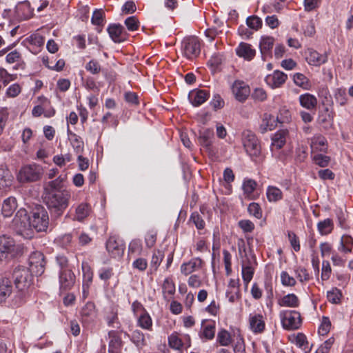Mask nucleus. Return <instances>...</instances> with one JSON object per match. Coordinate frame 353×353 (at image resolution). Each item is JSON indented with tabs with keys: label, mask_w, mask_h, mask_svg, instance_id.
<instances>
[{
	"label": "nucleus",
	"mask_w": 353,
	"mask_h": 353,
	"mask_svg": "<svg viewBox=\"0 0 353 353\" xmlns=\"http://www.w3.org/2000/svg\"><path fill=\"white\" fill-rule=\"evenodd\" d=\"M246 24L250 28L258 30L262 26V20L256 15L250 16L247 18Z\"/></svg>",
	"instance_id": "052dcab7"
},
{
	"label": "nucleus",
	"mask_w": 353,
	"mask_h": 353,
	"mask_svg": "<svg viewBox=\"0 0 353 353\" xmlns=\"http://www.w3.org/2000/svg\"><path fill=\"white\" fill-rule=\"evenodd\" d=\"M302 28L306 37H313L316 32L314 23L312 20L304 21Z\"/></svg>",
	"instance_id": "338daca9"
},
{
	"label": "nucleus",
	"mask_w": 353,
	"mask_h": 353,
	"mask_svg": "<svg viewBox=\"0 0 353 353\" xmlns=\"http://www.w3.org/2000/svg\"><path fill=\"white\" fill-rule=\"evenodd\" d=\"M250 329L254 333H262L265 327L263 315L260 314H250L249 317Z\"/></svg>",
	"instance_id": "c756f323"
},
{
	"label": "nucleus",
	"mask_w": 353,
	"mask_h": 353,
	"mask_svg": "<svg viewBox=\"0 0 353 353\" xmlns=\"http://www.w3.org/2000/svg\"><path fill=\"white\" fill-rule=\"evenodd\" d=\"M257 186L256 182L250 179H246L243 181L242 188L245 197L249 199H255L256 197L254 192Z\"/></svg>",
	"instance_id": "e433bc0d"
},
{
	"label": "nucleus",
	"mask_w": 353,
	"mask_h": 353,
	"mask_svg": "<svg viewBox=\"0 0 353 353\" xmlns=\"http://www.w3.org/2000/svg\"><path fill=\"white\" fill-rule=\"evenodd\" d=\"M288 134V130L281 129L278 130L272 138L271 148L273 150H279L285 145L286 137Z\"/></svg>",
	"instance_id": "2f4dec72"
},
{
	"label": "nucleus",
	"mask_w": 353,
	"mask_h": 353,
	"mask_svg": "<svg viewBox=\"0 0 353 353\" xmlns=\"http://www.w3.org/2000/svg\"><path fill=\"white\" fill-rule=\"evenodd\" d=\"M97 316L95 305L93 302H88L81 310V321L83 323L92 322Z\"/></svg>",
	"instance_id": "bb28decb"
},
{
	"label": "nucleus",
	"mask_w": 353,
	"mask_h": 353,
	"mask_svg": "<svg viewBox=\"0 0 353 353\" xmlns=\"http://www.w3.org/2000/svg\"><path fill=\"white\" fill-rule=\"evenodd\" d=\"M43 175V168L37 163L28 164L19 170L17 179L19 183H31L39 181Z\"/></svg>",
	"instance_id": "39448f33"
},
{
	"label": "nucleus",
	"mask_w": 353,
	"mask_h": 353,
	"mask_svg": "<svg viewBox=\"0 0 353 353\" xmlns=\"http://www.w3.org/2000/svg\"><path fill=\"white\" fill-rule=\"evenodd\" d=\"M283 122L284 121H281L279 117L275 118L270 114L265 113L263 115V119L260 124V131L261 133H265L267 131H271L276 127L277 123Z\"/></svg>",
	"instance_id": "5701e85b"
},
{
	"label": "nucleus",
	"mask_w": 353,
	"mask_h": 353,
	"mask_svg": "<svg viewBox=\"0 0 353 353\" xmlns=\"http://www.w3.org/2000/svg\"><path fill=\"white\" fill-rule=\"evenodd\" d=\"M294 271L297 279L301 283L307 282L310 280V275L305 268L299 266Z\"/></svg>",
	"instance_id": "13d9d810"
},
{
	"label": "nucleus",
	"mask_w": 353,
	"mask_h": 353,
	"mask_svg": "<svg viewBox=\"0 0 353 353\" xmlns=\"http://www.w3.org/2000/svg\"><path fill=\"white\" fill-rule=\"evenodd\" d=\"M236 53L239 57H243L245 60L250 61L255 57L256 50L252 48L250 44L241 42L236 48Z\"/></svg>",
	"instance_id": "c85d7f7f"
},
{
	"label": "nucleus",
	"mask_w": 353,
	"mask_h": 353,
	"mask_svg": "<svg viewBox=\"0 0 353 353\" xmlns=\"http://www.w3.org/2000/svg\"><path fill=\"white\" fill-rule=\"evenodd\" d=\"M334 99L337 103L343 106L348 103L346 90L344 88H338L334 92Z\"/></svg>",
	"instance_id": "4d7b16f0"
},
{
	"label": "nucleus",
	"mask_w": 353,
	"mask_h": 353,
	"mask_svg": "<svg viewBox=\"0 0 353 353\" xmlns=\"http://www.w3.org/2000/svg\"><path fill=\"white\" fill-rule=\"evenodd\" d=\"M130 340L138 349H142L146 345L145 335L139 330H135L132 332Z\"/></svg>",
	"instance_id": "a18cd8bd"
},
{
	"label": "nucleus",
	"mask_w": 353,
	"mask_h": 353,
	"mask_svg": "<svg viewBox=\"0 0 353 353\" xmlns=\"http://www.w3.org/2000/svg\"><path fill=\"white\" fill-rule=\"evenodd\" d=\"M176 291L175 284L170 277H167L164 279L162 284V292L164 299L171 296L174 294Z\"/></svg>",
	"instance_id": "37998d69"
},
{
	"label": "nucleus",
	"mask_w": 353,
	"mask_h": 353,
	"mask_svg": "<svg viewBox=\"0 0 353 353\" xmlns=\"http://www.w3.org/2000/svg\"><path fill=\"white\" fill-rule=\"evenodd\" d=\"M30 225L37 232H45L49 225V215L42 205L36 206L31 212Z\"/></svg>",
	"instance_id": "20e7f679"
},
{
	"label": "nucleus",
	"mask_w": 353,
	"mask_h": 353,
	"mask_svg": "<svg viewBox=\"0 0 353 353\" xmlns=\"http://www.w3.org/2000/svg\"><path fill=\"white\" fill-rule=\"evenodd\" d=\"M105 12L102 9H96L92 14L91 22L94 26H103L104 24Z\"/></svg>",
	"instance_id": "5fc2aeb1"
},
{
	"label": "nucleus",
	"mask_w": 353,
	"mask_h": 353,
	"mask_svg": "<svg viewBox=\"0 0 353 353\" xmlns=\"http://www.w3.org/2000/svg\"><path fill=\"white\" fill-rule=\"evenodd\" d=\"M204 261L200 257H194L188 262L183 263L180 270L182 274L188 276L194 272L202 269Z\"/></svg>",
	"instance_id": "dca6fc26"
},
{
	"label": "nucleus",
	"mask_w": 353,
	"mask_h": 353,
	"mask_svg": "<svg viewBox=\"0 0 353 353\" xmlns=\"http://www.w3.org/2000/svg\"><path fill=\"white\" fill-rule=\"evenodd\" d=\"M293 80L294 83L306 90H308L311 88V83L309 79L302 73H296L293 76Z\"/></svg>",
	"instance_id": "49530a36"
},
{
	"label": "nucleus",
	"mask_w": 353,
	"mask_h": 353,
	"mask_svg": "<svg viewBox=\"0 0 353 353\" xmlns=\"http://www.w3.org/2000/svg\"><path fill=\"white\" fill-rule=\"evenodd\" d=\"M221 310L220 303L215 301L214 299L212 300L210 303L205 307V312L208 313L209 314L216 316L219 314Z\"/></svg>",
	"instance_id": "bf43d9fd"
},
{
	"label": "nucleus",
	"mask_w": 353,
	"mask_h": 353,
	"mask_svg": "<svg viewBox=\"0 0 353 353\" xmlns=\"http://www.w3.org/2000/svg\"><path fill=\"white\" fill-rule=\"evenodd\" d=\"M17 208V199L14 196H10L3 201L1 207V213L3 216L10 217L12 215Z\"/></svg>",
	"instance_id": "473e14b6"
},
{
	"label": "nucleus",
	"mask_w": 353,
	"mask_h": 353,
	"mask_svg": "<svg viewBox=\"0 0 353 353\" xmlns=\"http://www.w3.org/2000/svg\"><path fill=\"white\" fill-rule=\"evenodd\" d=\"M12 292V285L9 279H0V303L4 301Z\"/></svg>",
	"instance_id": "58836bf2"
},
{
	"label": "nucleus",
	"mask_w": 353,
	"mask_h": 353,
	"mask_svg": "<svg viewBox=\"0 0 353 353\" xmlns=\"http://www.w3.org/2000/svg\"><path fill=\"white\" fill-rule=\"evenodd\" d=\"M305 54L306 61L310 65L320 66L327 61V54H320L312 48H308Z\"/></svg>",
	"instance_id": "a211bd4d"
},
{
	"label": "nucleus",
	"mask_w": 353,
	"mask_h": 353,
	"mask_svg": "<svg viewBox=\"0 0 353 353\" xmlns=\"http://www.w3.org/2000/svg\"><path fill=\"white\" fill-rule=\"evenodd\" d=\"M75 283V275L70 269L61 270L59 273V285L61 292L70 290Z\"/></svg>",
	"instance_id": "2eb2a0df"
},
{
	"label": "nucleus",
	"mask_w": 353,
	"mask_h": 353,
	"mask_svg": "<svg viewBox=\"0 0 353 353\" xmlns=\"http://www.w3.org/2000/svg\"><path fill=\"white\" fill-rule=\"evenodd\" d=\"M283 327L287 330H298L302 324V319L299 312L285 310L279 313Z\"/></svg>",
	"instance_id": "423d86ee"
},
{
	"label": "nucleus",
	"mask_w": 353,
	"mask_h": 353,
	"mask_svg": "<svg viewBox=\"0 0 353 353\" xmlns=\"http://www.w3.org/2000/svg\"><path fill=\"white\" fill-rule=\"evenodd\" d=\"M353 249V238L347 234L343 235L341 237L337 250L343 256H347L348 254L352 252Z\"/></svg>",
	"instance_id": "7c9ffc66"
},
{
	"label": "nucleus",
	"mask_w": 353,
	"mask_h": 353,
	"mask_svg": "<svg viewBox=\"0 0 353 353\" xmlns=\"http://www.w3.org/2000/svg\"><path fill=\"white\" fill-rule=\"evenodd\" d=\"M274 39L272 37H263L261 38L259 47L263 55L269 54L273 48Z\"/></svg>",
	"instance_id": "c03bdc74"
},
{
	"label": "nucleus",
	"mask_w": 353,
	"mask_h": 353,
	"mask_svg": "<svg viewBox=\"0 0 353 353\" xmlns=\"http://www.w3.org/2000/svg\"><path fill=\"white\" fill-rule=\"evenodd\" d=\"M256 265L257 263L254 256H246V259L242 261L241 274L245 286H248L252 279Z\"/></svg>",
	"instance_id": "9b49d317"
},
{
	"label": "nucleus",
	"mask_w": 353,
	"mask_h": 353,
	"mask_svg": "<svg viewBox=\"0 0 353 353\" xmlns=\"http://www.w3.org/2000/svg\"><path fill=\"white\" fill-rule=\"evenodd\" d=\"M267 199L270 202H276L283 198L282 191L275 186H268L266 191Z\"/></svg>",
	"instance_id": "de8ad7c7"
},
{
	"label": "nucleus",
	"mask_w": 353,
	"mask_h": 353,
	"mask_svg": "<svg viewBox=\"0 0 353 353\" xmlns=\"http://www.w3.org/2000/svg\"><path fill=\"white\" fill-rule=\"evenodd\" d=\"M215 330V321L205 319L201 322V330L199 336L202 340L210 341L214 337Z\"/></svg>",
	"instance_id": "aec40b11"
},
{
	"label": "nucleus",
	"mask_w": 353,
	"mask_h": 353,
	"mask_svg": "<svg viewBox=\"0 0 353 353\" xmlns=\"http://www.w3.org/2000/svg\"><path fill=\"white\" fill-rule=\"evenodd\" d=\"M107 31L110 37L114 43H121L127 39V33L121 24H110Z\"/></svg>",
	"instance_id": "f3484780"
},
{
	"label": "nucleus",
	"mask_w": 353,
	"mask_h": 353,
	"mask_svg": "<svg viewBox=\"0 0 353 353\" xmlns=\"http://www.w3.org/2000/svg\"><path fill=\"white\" fill-rule=\"evenodd\" d=\"M210 97V93L204 90H194L189 93L188 99L195 107L199 106L205 102Z\"/></svg>",
	"instance_id": "393cba45"
},
{
	"label": "nucleus",
	"mask_w": 353,
	"mask_h": 353,
	"mask_svg": "<svg viewBox=\"0 0 353 353\" xmlns=\"http://www.w3.org/2000/svg\"><path fill=\"white\" fill-rule=\"evenodd\" d=\"M333 120L334 112L326 107L323 111L319 112L316 122L323 129L329 130L333 125Z\"/></svg>",
	"instance_id": "b1692460"
},
{
	"label": "nucleus",
	"mask_w": 353,
	"mask_h": 353,
	"mask_svg": "<svg viewBox=\"0 0 353 353\" xmlns=\"http://www.w3.org/2000/svg\"><path fill=\"white\" fill-rule=\"evenodd\" d=\"M334 341L335 339L334 337L329 338L319 346L315 353H329L332 346L334 343Z\"/></svg>",
	"instance_id": "774afa93"
},
{
	"label": "nucleus",
	"mask_w": 353,
	"mask_h": 353,
	"mask_svg": "<svg viewBox=\"0 0 353 353\" xmlns=\"http://www.w3.org/2000/svg\"><path fill=\"white\" fill-rule=\"evenodd\" d=\"M28 268L35 276H41L45 271L46 261L44 255L41 252H34L29 257Z\"/></svg>",
	"instance_id": "9d476101"
},
{
	"label": "nucleus",
	"mask_w": 353,
	"mask_h": 353,
	"mask_svg": "<svg viewBox=\"0 0 353 353\" xmlns=\"http://www.w3.org/2000/svg\"><path fill=\"white\" fill-rule=\"evenodd\" d=\"M43 200L52 219L61 216L68 208L71 199L69 190L44 188Z\"/></svg>",
	"instance_id": "f257e3e1"
},
{
	"label": "nucleus",
	"mask_w": 353,
	"mask_h": 353,
	"mask_svg": "<svg viewBox=\"0 0 353 353\" xmlns=\"http://www.w3.org/2000/svg\"><path fill=\"white\" fill-rule=\"evenodd\" d=\"M342 298V293L340 290L336 288H333L331 290L327 292V299L329 302L332 303H339Z\"/></svg>",
	"instance_id": "6e6d98bb"
},
{
	"label": "nucleus",
	"mask_w": 353,
	"mask_h": 353,
	"mask_svg": "<svg viewBox=\"0 0 353 353\" xmlns=\"http://www.w3.org/2000/svg\"><path fill=\"white\" fill-rule=\"evenodd\" d=\"M214 137V130L212 129H203L199 132V142L201 145L205 147L207 150H210L212 139Z\"/></svg>",
	"instance_id": "f704fd0d"
},
{
	"label": "nucleus",
	"mask_w": 353,
	"mask_h": 353,
	"mask_svg": "<svg viewBox=\"0 0 353 353\" xmlns=\"http://www.w3.org/2000/svg\"><path fill=\"white\" fill-rule=\"evenodd\" d=\"M6 61L8 63H23L21 54L17 50L8 53L6 57Z\"/></svg>",
	"instance_id": "680f3d73"
},
{
	"label": "nucleus",
	"mask_w": 353,
	"mask_h": 353,
	"mask_svg": "<svg viewBox=\"0 0 353 353\" xmlns=\"http://www.w3.org/2000/svg\"><path fill=\"white\" fill-rule=\"evenodd\" d=\"M124 23H125L127 29L129 31H132V32L137 30L139 27V21L138 19L137 18V17H135V16H132V17H128L125 20Z\"/></svg>",
	"instance_id": "69168bd1"
},
{
	"label": "nucleus",
	"mask_w": 353,
	"mask_h": 353,
	"mask_svg": "<svg viewBox=\"0 0 353 353\" xmlns=\"http://www.w3.org/2000/svg\"><path fill=\"white\" fill-rule=\"evenodd\" d=\"M28 48L33 54H37L44 44V37L39 33H33L25 40Z\"/></svg>",
	"instance_id": "6ab92c4d"
},
{
	"label": "nucleus",
	"mask_w": 353,
	"mask_h": 353,
	"mask_svg": "<svg viewBox=\"0 0 353 353\" xmlns=\"http://www.w3.org/2000/svg\"><path fill=\"white\" fill-rule=\"evenodd\" d=\"M12 176L9 170L4 168V166H0V189L11 185L12 182Z\"/></svg>",
	"instance_id": "a19ab883"
},
{
	"label": "nucleus",
	"mask_w": 353,
	"mask_h": 353,
	"mask_svg": "<svg viewBox=\"0 0 353 353\" xmlns=\"http://www.w3.org/2000/svg\"><path fill=\"white\" fill-rule=\"evenodd\" d=\"M232 341L230 333L225 330L221 329L219 331L216 336V342L221 346H228Z\"/></svg>",
	"instance_id": "8fccbe9b"
},
{
	"label": "nucleus",
	"mask_w": 353,
	"mask_h": 353,
	"mask_svg": "<svg viewBox=\"0 0 353 353\" xmlns=\"http://www.w3.org/2000/svg\"><path fill=\"white\" fill-rule=\"evenodd\" d=\"M310 148L312 153L325 152L327 148V143L325 137L320 134L314 135L310 139Z\"/></svg>",
	"instance_id": "cd10ccee"
},
{
	"label": "nucleus",
	"mask_w": 353,
	"mask_h": 353,
	"mask_svg": "<svg viewBox=\"0 0 353 353\" xmlns=\"http://www.w3.org/2000/svg\"><path fill=\"white\" fill-rule=\"evenodd\" d=\"M108 338L110 339L108 343L109 353H121L123 346L120 333L116 330H111L108 332Z\"/></svg>",
	"instance_id": "412c9836"
},
{
	"label": "nucleus",
	"mask_w": 353,
	"mask_h": 353,
	"mask_svg": "<svg viewBox=\"0 0 353 353\" xmlns=\"http://www.w3.org/2000/svg\"><path fill=\"white\" fill-rule=\"evenodd\" d=\"M299 102L302 108L307 110L312 111L316 110L318 104V99L314 95L309 92H306L299 97Z\"/></svg>",
	"instance_id": "a878e982"
},
{
	"label": "nucleus",
	"mask_w": 353,
	"mask_h": 353,
	"mask_svg": "<svg viewBox=\"0 0 353 353\" xmlns=\"http://www.w3.org/2000/svg\"><path fill=\"white\" fill-rule=\"evenodd\" d=\"M334 224L332 219L327 218L317 223V230L322 236H326L332 232Z\"/></svg>",
	"instance_id": "4c0bfd02"
},
{
	"label": "nucleus",
	"mask_w": 353,
	"mask_h": 353,
	"mask_svg": "<svg viewBox=\"0 0 353 353\" xmlns=\"http://www.w3.org/2000/svg\"><path fill=\"white\" fill-rule=\"evenodd\" d=\"M287 79L288 76L283 72L275 70L272 74L267 75L265 80L269 86L276 88L284 84Z\"/></svg>",
	"instance_id": "4be33fe9"
},
{
	"label": "nucleus",
	"mask_w": 353,
	"mask_h": 353,
	"mask_svg": "<svg viewBox=\"0 0 353 353\" xmlns=\"http://www.w3.org/2000/svg\"><path fill=\"white\" fill-rule=\"evenodd\" d=\"M137 325L145 330H152V320L148 312L142 314L137 317Z\"/></svg>",
	"instance_id": "79ce46f5"
},
{
	"label": "nucleus",
	"mask_w": 353,
	"mask_h": 353,
	"mask_svg": "<svg viewBox=\"0 0 353 353\" xmlns=\"http://www.w3.org/2000/svg\"><path fill=\"white\" fill-rule=\"evenodd\" d=\"M12 228L17 234L25 239H32L34 232L30 225V216L25 209H20L12 221Z\"/></svg>",
	"instance_id": "f03ea898"
},
{
	"label": "nucleus",
	"mask_w": 353,
	"mask_h": 353,
	"mask_svg": "<svg viewBox=\"0 0 353 353\" xmlns=\"http://www.w3.org/2000/svg\"><path fill=\"white\" fill-rule=\"evenodd\" d=\"M0 250L10 254L11 258H14L22 254L23 247L17 245L10 236L3 234L0 236Z\"/></svg>",
	"instance_id": "6e6552de"
},
{
	"label": "nucleus",
	"mask_w": 353,
	"mask_h": 353,
	"mask_svg": "<svg viewBox=\"0 0 353 353\" xmlns=\"http://www.w3.org/2000/svg\"><path fill=\"white\" fill-rule=\"evenodd\" d=\"M164 258V252L160 250H155L153 252L150 261V269L156 272Z\"/></svg>",
	"instance_id": "09e8293b"
},
{
	"label": "nucleus",
	"mask_w": 353,
	"mask_h": 353,
	"mask_svg": "<svg viewBox=\"0 0 353 353\" xmlns=\"http://www.w3.org/2000/svg\"><path fill=\"white\" fill-rule=\"evenodd\" d=\"M85 69L93 75L99 74L102 71V67L97 59H92L85 65Z\"/></svg>",
	"instance_id": "864d4df0"
},
{
	"label": "nucleus",
	"mask_w": 353,
	"mask_h": 353,
	"mask_svg": "<svg viewBox=\"0 0 353 353\" xmlns=\"http://www.w3.org/2000/svg\"><path fill=\"white\" fill-rule=\"evenodd\" d=\"M68 139L77 154H80L83 151L84 144L82 139L74 132H72L69 128H68Z\"/></svg>",
	"instance_id": "c9c22d12"
},
{
	"label": "nucleus",
	"mask_w": 353,
	"mask_h": 353,
	"mask_svg": "<svg viewBox=\"0 0 353 353\" xmlns=\"http://www.w3.org/2000/svg\"><path fill=\"white\" fill-rule=\"evenodd\" d=\"M56 111L53 107L46 108L43 105H35L32 110V115L34 117H39L43 114L46 118H51L54 116Z\"/></svg>",
	"instance_id": "ea45409f"
},
{
	"label": "nucleus",
	"mask_w": 353,
	"mask_h": 353,
	"mask_svg": "<svg viewBox=\"0 0 353 353\" xmlns=\"http://www.w3.org/2000/svg\"><path fill=\"white\" fill-rule=\"evenodd\" d=\"M278 304L281 307H298L300 305L299 297L294 293L288 294L279 299Z\"/></svg>",
	"instance_id": "72a5a7b5"
},
{
	"label": "nucleus",
	"mask_w": 353,
	"mask_h": 353,
	"mask_svg": "<svg viewBox=\"0 0 353 353\" xmlns=\"http://www.w3.org/2000/svg\"><path fill=\"white\" fill-rule=\"evenodd\" d=\"M231 90L236 100L241 103L245 101L250 94V86L241 80H236L232 85Z\"/></svg>",
	"instance_id": "ddd939ff"
},
{
	"label": "nucleus",
	"mask_w": 353,
	"mask_h": 353,
	"mask_svg": "<svg viewBox=\"0 0 353 353\" xmlns=\"http://www.w3.org/2000/svg\"><path fill=\"white\" fill-rule=\"evenodd\" d=\"M295 344L303 350L305 353H310L312 347H309V343L306 336L303 333H298L294 340Z\"/></svg>",
	"instance_id": "603ef678"
},
{
	"label": "nucleus",
	"mask_w": 353,
	"mask_h": 353,
	"mask_svg": "<svg viewBox=\"0 0 353 353\" xmlns=\"http://www.w3.org/2000/svg\"><path fill=\"white\" fill-rule=\"evenodd\" d=\"M28 268L23 265L16 267L12 272L15 287L19 291L28 290L32 283L33 276Z\"/></svg>",
	"instance_id": "7ed1b4c3"
},
{
	"label": "nucleus",
	"mask_w": 353,
	"mask_h": 353,
	"mask_svg": "<svg viewBox=\"0 0 353 353\" xmlns=\"http://www.w3.org/2000/svg\"><path fill=\"white\" fill-rule=\"evenodd\" d=\"M81 269L83 272V298L87 299L89 295V290L93 280V271L88 262H82Z\"/></svg>",
	"instance_id": "4468645a"
},
{
	"label": "nucleus",
	"mask_w": 353,
	"mask_h": 353,
	"mask_svg": "<svg viewBox=\"0 0 353 353\" xmlns=\"http://www.w3.org/2000/svg\"><path fill=\"white\" fill-rule=\"evenodd\" d=\"M181 45L183 54L188 59H192L200 54V42L197 37L185 38Z\"/></svg>",
	"instance_id": "1a4fd4ad"
},
{
	"label": "nucleus",
	"mask_w": 353,
	"mask_h": 353,
	"mask_svg": "<svg viewBox=\"0 0 353 353\" xmlns=\"http://www.w3.org/2000/svg\"><path fill=\"white\" fill-rule=\"evenodd\" d=\"M332 324L330 319L323 316L321 323L319 327V333L322 336L326 335L330 330Z\"/></svg>",
	"instance_id": "0e129e2a"
},
{
	"label": "nucleus",
	"mask_w": 353,
	"mask_h": 353,
	"mask_svg": "<svg viewBox=\"0 0 353 353\" xmlns=\"http://www.w3.org/2000/svg\"><path fill=\"white\" fill-rule=\"evenodd\" d=\"M168 345L172 349L180 350L183 347V343L177 334H172L168 337Z\"/></svg>",
	"instance_id": "e2e57ef3"
},
{
	"label": "nucleus",
	"mask_w": 353,
	"mask_h": 353,
	"mask_svg": "<svg viewBox=\"0 0 353 353\" xmlns=\"http://www.w3.org/2000/svg\"><path fill=\"white\" fill-rule=\"evenodd\" d=\"M106 250L112 257L117 258L123 256L125 244L117 236H110L106 241Z\"/></svg>",
	"instance_id": "f8f14e48"
},
{
	"label": "nucleus",
	"mask_w": 353,
	"mask_h": 353,
	"mask_svg": "<svg viewBox=\"0 0 353 353\" xmlns=\"http://www.w3.org/2000/svg\"><path fill=\"white\" fill-rule=\"evenodd\" d=\"M90 207L88 204L82 203L79 204L76 208L75 219L81 221L86 218L90 213Z\"/></svg>",
	"instance_id": "3c124183"
},
{
	"label": "nucleus",
	"mask_w": 353,
	"mask_h": 353,
	"mask_svg": "<svg viewBox=\"0 0 353 353\" xmlns=\"http://www.w3.org/2000/svg\"><path fill=\"white\" fill-rule=\"evenodd\" d=\"M243 145L246 152L252 158L261 154V145L256 135L250 130L244 131L242 138Z\"/></svg>",
	"instance_id": "0eeeda50"
}]
</instances>
